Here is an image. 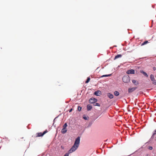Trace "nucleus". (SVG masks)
I'll return each instance as SVG.
<instances>
[{
  "instance_id": "obj_1",
  "label": "nucleus",
  "mask_w": 156,
  "mask_h": 156,
  "mask_svg": "<svg viewBox=\"0 0 156 156\" xmlns=\"http://www.w3.org/2000/svg\"><path fill=\"white\" fill-rule=\"evenodd\" d=\"M80 137H78L76 139L73 145L69 151V153H66L64 156H69V154L75 151L78 148L80 143Z\"/></svg>"
},
{
  "instance_id": "obj_2",
  "label": "nucleus",
  "mask_w": 156,
  "mask_h": 156,
  "mask_svg": "<svg viewBox=\"0 0 156 156\" xmlns=\"http://www.w3.org/2000/svg\"><path fill=\"white\" fill-rule=\"evenodd\" d=\"M130 78L129 76H124L122 78V80L125 83H128L130 81Z\"/></svg>"
},
{
  "instance_id": "obj_3",
  "label": "nucleus",
  "mask_w": 156,
  "mask_h": 156,
  "mask_svg": "<svg viewBox=\"0 0 156 156\" xmlns=\"http://www.w3.org/2000/svg\"><path fill=\"white\" fill-rule=\"evenodd\" d=\"M97 101V99L93 98H90L89 100V103H94Z\"/></svg>"
},
{
  "instance_id": "obj_4",
  "label": "nucleus",
  "mask_w": 156,
  "mask_h": 156,
  "mask_svg": "<svg viewBox=\"0 0 156 156\" xmlns=\"http://www.w3.org/2000/svg\"><path fill=\"white\" fill-rule=\"evenodd\" d=\"M137 88V87H134L131 88H129L128 89V92L129 93H131L134 91H135Z\"/></svg>"
},
{
  "instance_id": "obj_5",
  "label": "nucleus",
  "mask_w": 156,
  "mask_h": 156,
  "mask_svg": "<svg viewBox=\"0 0 156 156\" xmlns=\"http://www.w3.org/2000/svg\"><path fill=\"white\" fill-rule=\"evenodd\" d=\"M126 73L127 74H134L135 73V71L134 69H130L127 71Z\"/></svg>"
},
{
  "instance_id": "obj_6",
  "label": "nucleus",
  "mask_w": 156,
  "mask_h": 156,
  "mask_svg": "<svg viewBox=\"0 0 156 156\" xmlns=\"http://www.w3.org/2000/svg\"><path fill=\"white\" fill-rule=\"evenodd\" d=\"M94 94L96 96H99L101 94V92L100 90H97L94 92Z\"/></svg>"
},
{
  "instance_id": "obj_7",
  "label": "nucleus",
  "mask_w": 156,
  "mask_h": 156,
  "mask_svg": "<svg viewBox=\"0 0 156 156\" xmlns=\"http://www.w3.org/2000/svg\"><path fill=\"white\" fill-rule=\"evenodd\" d=\"M107 96L110 99H112L113 98V94H111L110 93H107Z\"/></svg>"
},
{
  "instance_id": "obj_8",
  "label": "nucleus",
  "mask_w": 156,
  "mask_h": 156,
  "mask_svg": "<svg viewBox=\"0 0 156 156\" xmlns=\"http://www.w3.org/2000/svg\"><path fill=\"white\" fill-rule=\"evenodd\" d=\"M132 82L133 84L135 85H137L139 83L138 81H137L135 80H132Z\"/></svg>"
},
{
  "instance_id": "obj_9",
  "label": "nucleus",
  "mask_w": 156,
  "mask_h": 156,
  "mask_svg": "<svg viewBox=\"0 0 156 156\" xmlns=\"http://www.w3.org/2000/svg\"><path fill=\"white\" fill-rule=\"evenodd\" d=\"M92 108V107L90 105H88L87 106V108L88 111L90 110Z\"/></svg>"
},
{
  "instance_id": "obj_10",
  "label": "nucleus",
  "mask_w": 156,
  "mask_h": 156,
  "mask_svg": "<svg viewBox=\"0 0 156 156\" xmlns=\"http://www.w3.org/2000/svg\"><path fill=\"white\" fill-rule=\"evenodd\" d=\"M36 135H37V136H36V137L42 136H43L42 133H37Z\"/></svg>"
},
{
  "instance_id": "obj_11",
  "label": "nucleus",
  "mask_w": 156,
  "mask_h": 156,
  "mask_svg": "<svg viewBox=\"0 0 156 156\" xmlns=\"http://www.w3.org/2000/svg\"><path fill=\"white\" fill-rule=\"evenodd\" d=\"M122 56V55H118L115 56L114 60H115L118 58H120Z\"/></svg>"
},
{
  "instance_id": "obj_12",
  "label": "nucleus",
  "mask_w": 156,
  "mask_h": 156,
  "mask_svg": "<svg viewBox=\"0 0 156 156\" xmlns=\"http://www.w3.org/2000/svg\"><path fill=\"white\" fill-rule=\"evenodd\" d=\"M67 131V129H66V128H63L62 129L61 132L62 133H65Z\"/></svg>"
},
{
  "instance_id": "obj_13",
  "label": "nucleus",
  "mask_w": 156,
  "mask_h": 156,
  "mask_svg": "<svg viewBox=\"0 0 156 156\" xmlns=\"http://www.w3.org/2000/svg\"><path fill=\"white\" fill-rule=\"evenodd\" d=\"M150 78L151 80L152 81H154L155 80L154 76L152 74H151L150 75Z\"/></svg>"
},
{
  "instance_id": "obj_14",
  "label": "nucleus",
  "mask_w": 156,
  "mask_h": 156,
  "mask_svg": "<svg viewBox=\"0 0 156 156\" xmlns=\"http://www.w3.org/2000/svg\"><path fill=\"white\" fill-rule=\"evenodd\" d=\"M114 94V95L116 96H119V92L118 91H115Z\"/></svg>"
},
{
  "instance_id": "obj_15",
  "label": "nucleus",
  "mask_w": 156,
  "mask_h": 156,
  "mask_svg": "<svg viewBox=\"0 0 156 156\" xmlns=\"http://www.w3.org/2000/svg\"><path fill=\"white\" fill-rule=\"evenodd\" d=\"M111 75H112V74H108V75H103L102 76H101V77H108V76H110Z\"/></svg>"
},
{
  "instance_id": "obj_16",
  "label": "nucleus",
  "mask_w": 156,
  "mask_h": 156,
  "mask_svg": "<svg viewBox=\"0 0 156 156\" xmlns=\"http://www.w3.org/2000/svg\"><path fill=\"white\" fill-rule=\"evenodd\" d=\"M90 80V78L89 77H88L87 78V80L85 82L86 83H88Z\"/></svg>"
},
{
  "instance_id": "obj_17",
  "label": "nucleus",
  "mask_w": 156,
  "mask_h": 156,
  "mask_svg": "<svg viewBox=\"0 0 156 156\" xmlns=\"http://www.w3.org/2000/svg\"><path fill=\"white\" fill-rule=\"evenodd\" d=\"M94 105L95 106H100V105L98 103H94Z\"/></svg>"
},
{
  "instance_id": "obj_18",
  "label": "nucleus",
  "mask_w": 156,
  "mask_h": 156,
  "mask_svg": "<svg viewBox=\"0 0 156 156\" xmlns=\"http://www.w3.org/2000/svg\"><path fill=\"white\" fill-rule=\"evenodd\" d=\"M148 41H146L143 42V43L142 44V45H145L147 44L148 43Z\"/></svg>"
},
{
  "instance_id": "obj_19",
  "label": "nucleus",
  "mask_w": 156,
  "mask_h": 156,
  "mask_svg": "<svg viewBox=\"0 0 156 156\" xmlns=\"http://www.w3.org/2000/svg\"><path fill=\"white\" fill-rule=\"evenodd\" d=\"M142 73L146 77H147L148 76L147 74L145 72H143V73Z\"/></svg>"
},
{
  "instance_id": "obj_20",
  "label": "nucleus",
  "mask_w": 156,
  "mask_h": 156,
  "mask_svg": "<svg viewBox=\"0 0 156 156\" xmlns=\"http://www.w3.org/2000/svg\"><path fill=\"white\" fill-rule=\"evenodd\" d=\"M67 124L66 123H65L64 125L63 126V128H66V127L67 126Z\"/></svg>"
},
{
  "instance_id": "obj_21",
  "label": "nucleus",
  "mask_w": 156,
  "mask_h": 156,
  "mask_svg": "<svg viewBox=\"0 0 156 156\" xmlns=\"http://www.w3.org/2000/svg\"><path fill=\"white\" fill-rule=\"evenodd\" d=\"M156 134V130H155L154 131V132L153 133V134L152 136V137L153 136H154V135Z\"/></svg>"
},
{
  "instance_id": "obj_22",
  "label": "nucleus",
  "mask_w": 156,
  "mask_h": 156,
  "mask_svg": "<svg viewBox=\"0 0 156 156\" xmlns=\"http://www.w3.org/2000/svg\"><path fill=\"white\" fill-rule=\"evenodd\" d=\"M147 148L148 149L150 150H151L153 149L152 147L151 146H148V147Z\"/></svg>"
},
{
  "instance_id": "obj_23",
  "label": "nucleus",
  "mask_w": 156,
  "mask_h": 156,
  "mask_svg": "<svg viewBox=\"0 0 156 156\" xmlns=\"http://www.w3.org/2000/svg\"><path fill=\"white\" fill-rule=\"evenodd\" d=\"M48 132V131L47 130H46L44 131L43 133H42L43 135H44V134H45L46 133Z\"/></svg>"
},
{
  "instance_id": "obj_24",
  "label": "nucleus",
  "mask_w": 156,
  "mask_h": 156,
  "mask_svg": "<svg viewBox=\"0 0 156 156\" xmlns=\"http://www.w3.org/2000/svg\"><path fill=\"white\" fill-rule=\"evenodd\" d=\"M78 109L79 111H80L81 109V108L80 106H78Z\"/></svg>"
},
{
  "instance_id": "obj_25",
  "label": "nucleus",
  "mask_w": 156,
  "mask_h": 156,
  "mask_svg": "<svg viewBox=\"0 0 156 156\" xmlns=\"http://www.w3.org/2000/svg\"><path fill=\"white\" fill-rule=\"evenodd\" d=\"M83 118L85 120H87V117H86L84 115H83Z\"/></svg>"
},
{
  "instance_id": "obj_26",
  "label": "nucleus",
  "mask_w": 156,
  "mask_h": 156,
  "mask_svg": "<svg viewBox=\"0 0 156 156\" xmlns=\"http://www.w3.org/2000/svg\"><path fill=\"white\" fill-rule=\"evenodd\" d=\"M153 81V83L155 85L156 84V81L155 80H154V81Z\"/></svg>"
},
{
  "instance_id": "obj_27",
  "label": "nucleus",
  "mask_w": 156,
  "mask_h": 156,
  "mask_svg": "<svg viewBox=\"0 0 156 156\" xmlns=\"http://www.w3.org/2000/svg\"><path fill=\"white\" fill-rule=\"evenodd\" d=\"M72 110H73L72 108L71 109H70V110L69 111V112H72Z\"/></svg>"
},
{
  "instance_id": "obj_28",
  "label": "nucleus",
  "mask_w": 156,
  "mask_h": 156,
  "mask_svg": "<svg viewBox=\"0 0 156 156\" xmlns=\"http://www.w3.org/2000/svg\"><path fill=\"white\" fill-rule=\"evenodd\" d=\"M143 72H144L142 70V71H140V73H143Z\"/></svg>"
}]
</instances>
